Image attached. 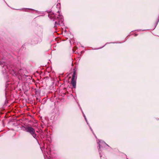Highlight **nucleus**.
<instances>
[{"label": "nucleus", "mask_w": 159, "mask_h": 159, "mask_svg": "<svg viewBox=\"0 0 159 159\" xmlns=\"http://www.w3.org/2000/svg\"><path fill=\"white\" fill-rule=\"evenodd\" d=\"M71 83V84H72V85H73V86L74 87H75V86H76V84L75 80H72Z\"/></svg>", "instance_id": "nucleus-2"}, {"label": "nucleus", "mask_w": 159, "mask_h": 159, "mask_svg": "<svg viewBox=\"0 0 159 159\" xmlns=\"http://www.w3.org/2000/svg\"><path fill=\"white\" fill-rule=\"evenodd\" d=\"M76 77V75L75 72H74L72 77V80H75Z\"/></svg>", "instance_id": "nucleus-3"}, {"label": "nucleus", "mask_w": 159, "mask_h": 159, "mask_svg": "<svg viewBox=\"0 0 159 159\" xmlns=\"http://www.w3.org/2000/svg\"><path fill=\"white\" fill-rule=\"evenodd\" d=\"M25 130L27 132L29 133L34 138H36L37 135L35 133V130L33 128L30 127H25Z\"/></svg>", "instance_id": "nucleus-1"}]
</instances>
